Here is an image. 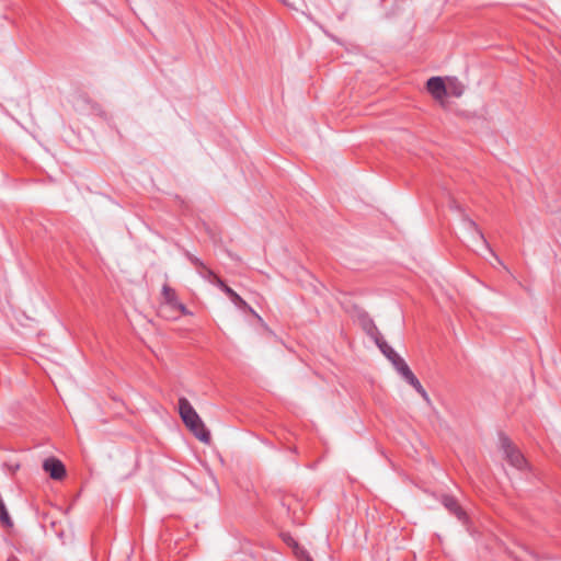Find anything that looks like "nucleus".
<instances>
[{"label": "nucleus", "mask_w": 561, "mask_h": 561, "mask_svg": "<svg viewBox=\"0 0 561 561\" xmlns=\"http://www.w3.org/2000/svg\"><path fill=\"white\" fill-rule=\"evenodd\" d=\"M179 412L182 421L186 425V427L192 432V434L201 442L205 444L210 443V433L206 428L204 422L201 420L199 415L196 413L192 404L187 399L181 398L179 400Z\"/></svg>", "instance_id": "f257e3e1"}, {"label": "nucleus", "mask_w": 561, "mask_h": 561, "mask_svg": "<svg viewBox=\"0 0 561 561\" xmlns=\"http://www.w3.org/2000/svg\"><path fill=\"white\" fill-rule=\"evenodd\" d=\"M216 284L225 291V287H229L224 280L215 276Z\"/></svg>", "instance_id": "f8f14e48"}, {"label": "nucleus", "mask_w": 561, "mask_h": 561, "mask_svg": "<svg viewBox=\"0 0 561 561\" xmlns=\"http://www.w3.org/2000/svg\"><path fill=\"white\" fill-rule=\"evenodd\" d=\"M225 293L239 308L250 309L249 305L230 287H225Z\"/></svg>", "instance_id": "9d476101"}, {"label": "nucleus", "mask_w": 561, "mask_h": 561, "mask_svg": "<svg viewBox=\"0 0 561 561\" xmlns=\"http://www.w3.org/2000/svg\"><path fill=\"white\" fill-rule=\"evenodd\" d=\"M390 353L393 355V365L398 369V371L405 378V380L414 387L420 393L425 394V391L417 380V378L414 376V374L411 371L409 366L405 364V362L393 351L390 350Z\"/></svg>", "instance_id": "7ed1b4c3"}, {"label": "nucleus", "mask_w": 561, "mask_h": 561, "mask_svg": "<svg viewBox=\"0 0 561 561\" xmlns=\"http://www.w3.org/2000/svg\"><path fill=\"white\" fill-rule=\"evenodd\" d=\"M501 445L505 453L507 460L512 466L517 469H523L526 466V459L523 454L510 442L508 438L502 437Z\"/></svg>", "instance_id": "20e7f679"}, {"label": "nucleus", "mask_w": 561, "mask_h": 561, "mask_svg": "<svg viewBox=\"0 0 561 561\" xmlns=\"http://www.w3.org/2000/svg\"><path fill=\"white\" fill-rule=\"evenodd\" d=\"M287 543L291 547L293 552L298 561H313L307 551L301 548L294 539H289Z\"/></svg>", "instance_id": "1a4fd4ad"}, {"label": "nucleus", "mask_w": 561, "mask_h": 561, "mask_svg": "<svg viewBox=\"0 0 561 561\" xmlns=\"http://www.w3.org/2000/svg\"><path fill=\"white\" fill-rule=\"evenodd\" d=\"M444 505L449 512L455 514L460 520L466 522V519H467L466 512L461 508V506L458 504V502L455 499L446 496L444 499Z\"/></svg>", "instance_id": "6e6552de"}, {"label": "nucleus", "mask_w": 561, "mask_h": 561, "mask_svg": "<svg viewBox=\"0 0 561 561\" xmlns=\"http://www.w3.org/2000/svg\"><path fill=\"white\" fill-rule=\"evenodd\" d=\"M380 350L382 353L393 363V355L390 353V350H392L389 345L383 343H378Z\"/></svg>", "instance_id": "9b49d317"}, {"label": "nucleus", "mask_w": 561, "mask_h": 561, "mask_svg": "<svg viewBox=\"0 0 561 561\" xmlns=\"http://www.w3.org/2000/svg\"><path fill=\"white\" fill-rule=\"evenodd\" d=\"M43 467H44V470L47 473H49L50 478H53L55 480H60L66 474L65 466L62 465L61 461H59L56 458L46 459Z\"/></svg>", "instance_id": "423d86ee"}, {"label": "nucleus", "mask_w": 561, "mask_h": 561, "mask_svg": "<svg viewBox=\"0 0 561 561\" xmlns=\"http://www.w3.org/2000/svg\"><path fill=\"white\" fill-rule=\"evenodd\" d=\"M162 297L165 304L178 310L182 314H187L188 311L184 305L178 300V295L173 288L169 285H164L162 288Z\"/></svg>", "instance_id": "39448f33"}, {"label": "nucleus", "mask_w": 561, "mask_h": 561, "mask_svg": "<svg viewBox=\"0 0 561 561\" xmlns=\"http://www.w3.org/2000/svg\"><path fill=\"white\" fill-rule=\"evenodd\" d=\"M446 93L447 96L459 98L463 93V85L453 77H446Z\"/></svg>", "instance_id": "0eeeda50"}, {"label": "nucleus", "mask_w": 561, "mask_h": 561, "mask_svg": "<svg viewBox=\"0 0 561 561\" xmlns=\"http://www.w3.org/2000/svg\"><path fill=\"white\" fill-rule=\"evenodd\" d=\"M426 91L442 106H446V77H432L426 82Z\"/></svg>", "instance_id": "f03ea898"}]
</instances>
